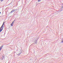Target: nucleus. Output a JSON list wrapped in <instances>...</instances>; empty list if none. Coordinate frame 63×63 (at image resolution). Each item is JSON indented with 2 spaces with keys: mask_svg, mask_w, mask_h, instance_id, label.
I'll use <instances>...</instances> for the list:
<instances>
[{
  "mask_svg": "<svg viewBox=\"0 0 63 63\" xmlns=\"http://www.w3.org/2000/svg\"><path fill=\"white\" fill-rule=\"evenodd\" d=\"M0 14H1V12H0Z\"/></svg>",
  "mask_w": 63,
  "mask_h": 63,
  "instance_id": "11",
  "label": "nucleus"
},
{
  "mask_svg": "<svg viewBox=\"0 0 63 63\" xmlns=\"http://www.w3.org/2000/svg\"><path fill=\"white\" fill-rule=\"evenodd\" d=\"M15 20H14L13 21V22H14V23L15 22Z\"/></svg>",
  "mask_w": 63,
  "mask_h": 63,
  "instance_id": "9",
  "label": "nucleus"
},
{
  "mask_svg": "<svg viewBox=\"0 0 63 63\" xmlns=\"http://www.w3.org/2000/svg\"><path fill=\"white\" fill-rule=\"evenodd\" d=\"M34 42L35 44H37V40H36L35 41H34Z\"/></svg>",
  "mask_w": 63,
  "mask_h": 63,
  "instance_id": "3",
  "label": "nucleus"
},
{
  "mask_svg": "<svg viewBox=\"0 0 63 63\" xmlns=\"http://www.w3.org/2000/svg\"><path fill=\"white\" fill-rule=\"evenodd\" d=\"M0 1H1V2H2V1H3V0H0Z\"/></svg>",
  "mask_w": 63,
  "mask_h": 63,
  "instance_id": "8",
  "label": "nucleus"
},
{
  "mask_svg": "<svg viewBox=\"0 0 63 63\" xmlns=\"http://www.w3.org/2000/svg\"><path fill=\"white\" fill-rule=\"evenodd\" d=\"M20 54H18V55H19Z\"/></svg>",
  "mask_w": 63,
  "mask_h": 63,
  "instance_id": "10",
  "label": "nucleus"
},
{
  "mask_svg": "<svg viewBox=\"0 0 63 63\" xmlns=\"http://www.w3.org/2000/svg\"><path fill=\"white\" fill-rule=\"evenodd\" d=\"M15 10L14 9L13 10H12L11 11V13H13V12H15Z\"/></svg>",
  "mask_w": 63,
  "mask_h": 63,
  "instance_id": "5",
  "label": "nucleus"
},
{
  "mask_svg": "<svg viewBox=\"0 0 63 63\" xmlns=\"http://www.w3.org/2000/svg\"><path fill=\"white\" fill-rule=\"evenodd\" d=\"M38 2H39V1H41V0H38Z\"/></svg>",
  "mask_w": 63,
  "mask_h": 63,
  "instance_id": "7",
  "label": "nucleus"
},
{
  "mask_svg": "<svg viewBox=\"0 0 63 63\" xmlns=\"http://www.w3.org/2000/svg\"><path fill=\"white\" fill-rule=\"evenodd\" d=\"M14 22H13L11 24V26H13V25H14Z\"/></svg>",
  "mask_w": 63,
  "mask_h": 63,
  "instance_id": "2",
  "label": "nucleus"
},
{
  "mask_svg": "<svg viewBox=\"0 0 63 63\" xmlns=\"http://www.w3.org/2000/svg\"><path fill=\"white\" fill-rule=\"evenodd\" d=\"M5 24V22H3V24L2 25L1 27L0 28V33L3 30V25H4Z\"/></svg>",
  "mask_w": 63,
  "mask_h": 63,
  "instance_id": "1",
  "label": "nucleus"
},
{
  "mask_svg": "<svg viewBox=\"0 0 63 63\" xmlns=\"http://www.w3.org/2000/svg\"><path fill=\"white\" fill-rule=\"evenodd\" d=\"M3 46H1L0 47V50H1L2 49V48H3Z\"/></svg>",
  "mask_w": 63,
  "mask_h": 63,
  "instance_id": "4",
  "label": "nucleus"
},
{
  "mask_svg": "<svg viewBox=\"0 0 63 63\" xmlns=\"http://www.w3.org/2000/svg\"><path fill=\"white\" fill-rule=\"evenodd\" d=\"M62 43H63V39L61 41Z\"/></svg>",
  "mask_w": 63,
  "mask_h": 63,
  "instance_id": "6",
  "label": "nucleus"
}]
</instances>
